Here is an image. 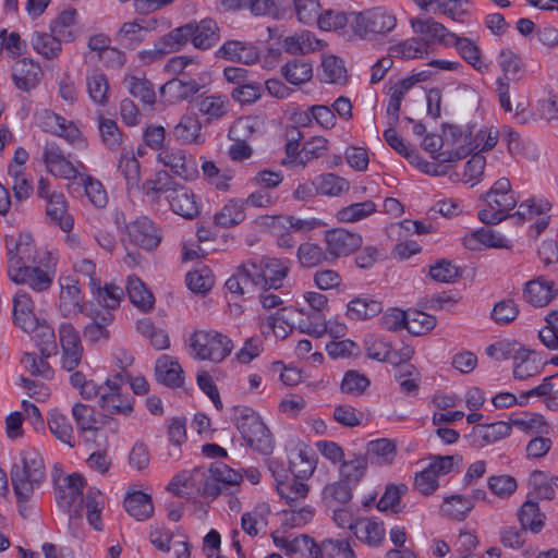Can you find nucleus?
Listing matches in <instances>:
<instances>
[{
	"label": "nucleus",
	"mask_w": 558,
	"mask_h": 558,
	"mask_svg": "<svg viewBox=\"0 0 558 558\" xmlns=\"http://www.w3.org/2000/svg\"><path fill=\"white\" fill-rule=\"evenodd\" d=\"M5 247L10 280L28 286L35 292H45L51 287L53 274L37 265V250L31 233L8 235Z\"/></svg>",
	"instance_id": "nucleus-1"
},
{
	"label": "nucleus",
	"mask_w": 558,
	"mask_h": 558,
	"mask_svg": "<svg viewBox=\"0 0 558 558\" xmlns=\"http://www.w3.org/2000/svg\"><path fill=\"white\" fill-rule=\"evenodd\" d=\"M241 481V473L225 463H219L209 469V474L202 468L183 471L169 483V488L177 495L198 493L204 496L216 497L221 493L222 486H235Z\"/></svg>",
	"instance_id": "nucleus-2"
},
{
	"label": "nucleus",
	"mask_w": 558,
	"mask_h": 558,
	"mask_svg": "<svg viewBox=\"0 0 558 558\" xmlns=\"http://www.w3.org/2000/svg\"><path fill=\"white\" fill-rule=\"evenodd\" d=\"M45 478L46 468L41 453L35 448L22 450L11 469V483L19 504L28 501Z\"/></svg>",
	"instance_id": "nucleus-3"
},
{
	"label": "nucleus",
	"mask_w": 558,
	"mask_h": 558,
	"mask_svg": "<svg viewBox=\"0 0 558 558\" xmlns=\"http://www.w3.org/2000/svg\"><path fill=\"white\" fill-rule=\"evenodd\" d=\"M186 345L191 359L215 364L222 363L234 349L232 339L216 329H195L189 336Z\"/></svg>",
	"instance_id": "nucleus-4"
},
{
	"label": "nucleus",
	"mask_w": 558,
	"mask_h": 558,
	"mask_svg": "<svg viewBox=\"0 0 558 558\" xmlns=\"http://www.w3.org/2000/svg\"><path fill=\"white\" fill-rule=\"evenodd\" d=\"M299 457L306 464V468L298 471L295 470V463L291 462L290 470L295 474V477L292 478L287 475L284 469H282L278 463L274 461L269 463V470L272 473L275 481V489L280 498L291 507L298 506L307 498L310 486L299 480V477L308 476L314 470L312 461L304 460L302 452L299 453Z\"/></svg>",
	"instance_id": "nucleus-5"
},
{
	"label": "nucleus",
	"mask_w": 558,
	"mask_h": 558,
	"mask_svg": "<svg viewBox=\"0 0 558 558\" xmlns=\"http://www.w3.org/2000/svg\"><path fill=\"white\" fill-rule=\"evenodd\" d=\"M233 421L251 448L263 454L271 453L274 448L271 435L257 412L247 407H236Z\"/></svg>",
	"instance_id": "nucleus-6"
},
{
	"label": "nucleus",
	"mask_w": 558,
	"mask_h": 558,
	"mask_svg": "<svg viewBox=\"0 0 558 558\" xmlns=\"http://www.w3.org/2000/svg\"><path fill=\"white\" fill-rule=\"evenodd\" d=\"M484 201L487 207L478 211V219L485 225H496L508 217V213L515 207L518 197L510 181L501 178L485 193Z\"/></svg>",
	"instance_id": "nucleus-7"
},
{
	"label": "nucleus",
	"mask_w": 558,
	"mask_h": 558,
	"mask_svg": "<svg viewBox=\"0 0 558 558\" xmlns=\"http://www.w3.org/2000/svg\"><path fill=\"white\" fill-rule=\"evenodd\" d=\"M325 226L319 218H301L294 215L275 216L269 225L277 245L281 248H292L295 245L293 233L305 234Z\"/></svg>",
	"instance_id": "nucleus-8"
},
{
	"label": "nucleus",
	"mask_w": 558,
	"mask_h": 558,
	"mask_svg": "<svg viewBox=\"0 0 558 558\" xmlns=\"http://www.w3.org/2000/svg\"><path fill=\"white\" fill-rule=\"evenodd\" d=\"M35 123L44 132L63 138L75 149L87 147V140L74 122L48 109H43L35 114Z\"/></svg>",
	"instance_id": "nucleus-9"
},
{
	"label": "nucleus",
	"mask_w": 558,
	"mask_h": 558,
	"mask_svg": "<svg viewBox=\"0 0 558 558\" xmlns=\"http://www.w3.org/2000/svg\"><path fill=\"white\" fill-rule=\"evenodd\" d=\"M41 161L48 173L68 181L76 180L78 175H81V172L85 170L83 162L71 161L54 141H47L44 144Z\"/></svg>",
	"instance_id": "nucleus-10"
},
{
	"label": "nucleus",
	"mask_w": 558,
	"mask_h": 558,
	"mask_svg": "<svg viewBox=\"0 0 558 558\" xmlns=\"http://www.w3.org/2000/svg\"><path fill=\"white\" fill-rule=\"evenodd\" d=\"M428 44L420 37H410L391 45L387 54L378 58L372 65V70H391L395 59L414 60L424 59L428 56Z\"/></svg>",
	"instance_id": "nucleus-11"
},
{
	"label": "nucleus",
	"mask_w": 558,
	"mask_h": 558,
	"mask_svg": "<svg viewBox=\"0 0 558 558\" xmlns=\"http://www.w3.org/2000/svg\"><path fill=\"white\" fill-rule=\"evenodd\" d=\"M461 461L459 456L434 457L427 466L416 473L414 488L422 495L433 494L439 486L438 477L450 473Z\"/></svg>",
	"instance_id": "nucleus-12"
},
{
	"label": "nucleus",
	"mask_w": 558,
	"mask_h": 558,
	"mask_svg": "<svg viewBox=\"0 0 558 558\" xmlns=\"http://www.w3.org/2000/svg\"><path fill=\"white\" fill-rule=\"evenodd\" d=\"M124 379L125 376L122 373H117L106 379L107 389L101 395V399L98 400L100 409L106 413L123 416H129L133 413L134 398L121 392Z\"/></svg>",
	"instance_id": "nucleus-13"
},
{
	"label": "nucleus",
	"mask_w": 558,
	"mask_h": 558,
	"mask_svg": "<svg viewBox=\"0 0 558 558\" xmlns=\"http://www.w3.org/2000/svg\"><path fill=\"white\" fill-rule=\"evenodd\" d=\"M471 130L469 125H442L446 150L437 154L440 161H458L471 154Z\"/></svg>",
	"instance_id": "nucleus-14"
},
{
	"label": "nucleus",
	"mask_w": 558,
	"mask_h": 558,
	"mask_svg": "<svg viewBox=\"0 0 558 558\" xmlns=\"http://www.w3.org/2000/svg\"><path fill=\"white\" fill-rule=\"evenodd\" d=\"M353 31L361 37L371 34H386L397 25L395 14L383 8H375L365 13L354 14Z\"/></svg>",
	"instance_id": "nucleus-15"
},
{
	"label": "nucleus",
	"mask_w": 558,
	"mask_h": 558,
	"mask_svg": "<svg viewBox=\"0 0 558 558\" xmlns=\"http://www.w3.org/2000/svg\"><path fill=\"white\" fill-rule=\"evenodd\" d=\"M157 161L184 181H192L198 177L196 159L183 149L166 147L158 153Z\"/></svg>",
	"instance_id": "nucleus-16"
},
{
	"label": "nucleus",
	"mask_w": 558,
	"mask_h": 558,
	"mask_svg": "<svg viewBox=\"0 0 558 558\" xmlns=\"http://www.w3.org/2000/svg\"><path fill=\"white\" fill-rule=\"evenodd\" d=\"M362 243L361 234L344 228H335L324 234V244L331 260L351 255L361 247Z\"/></svg>",
	"instance_id": "nucleus-17"
},
{
	"label": "nucleus",
	"mask_w": 558,
	"mask_h": 558,
	"mask_svg": "<svg viewBox=\"0 0 558 558\" xmlns=\"http://www.w3.org/2000/svg\"><path fill=\"white\" fill-rule=\"evenodd\" d=\"M125 230L130 243L145 251L157 248L162 239L161 230L146 216L128 223Z\"/></svg>",
	"instance_id": "nucleus-18"
},
{
	"label": "nucleus",
	"mask_w": 558,
	"mask_h": 558,
	"mask_svg": "<svg viewBox=\"0 0 558 558\" xmlns=\"http://www.w3.org/2000/svg\"><path fill=\"white\" fill-rule=\"evenodd\" d=\"M429 80L428 72H416L407 78L393 82L389 81V100L386 109L387 117L391 120L390 124H396L399 120L401 102L405 94L417 83Z\"/></svg>",
	"instance_id": "nucleus-19"
},
{
	"label": "nucleus",
	"mask_w": 558,
	"mask_h": 558,
	"mask_svg": "<svg viewBox=\"0 0 558 558\" xmlns=\"http://www.w3.org/2000/svg\"><path fill=\"white\" fill-rule=\"evenodd\" d=\"M252 263L255 264L257 274L262 277L260 288H281L291 268V260L288 258L263 257Z\"/></svg>",
	"instance_id": "nucleus-20"
},
{
	"label": "nucleus",
	"mask_w": 558,
	"mask_h": 558,
	"mask_svg": "<svg viewBox=\"0 0 558 558\" xmlns=\"http://www.w3.org/2000/svg\"><path fill=\"white\" fill-rule=\"evenodd\" d=\"M84 478L73 473L58 480L56 485V500L63 511H70L73 507H80L82 498V489L84 487Z\"/></svg>",
	"instance_id": "nucleus-21"
},
{
	"label": "nucleus",
	"mask_w": 558,
	"mask_h": 558,
	"mask_svg": "<svg viewBox=\"0 0 558 558\" xmlns=\"http://www.w3.org/2000/svg\"><path fill=\"white\" fill-rule=\"evenodd\" d=\"M59 339L62 348L61 365L71 372L78 366L83 355L80 336L71 324H61Z\"/></svg>",
	"instance_id": "nucleus-22"
},
{
	"label": "nucleus",
	"mask_w": 558,
	"mask_h": 558,
	"mask_svg": "<svg viewBox=\"0 0 558 558\" xmlns=\"http://www.w3.org/2000/svg\"><path fill=\"white\" fill-rule=\"evenodd\" d=\"M410 25L414 34L421 36V39L427 43L428 47L434 43L450 46L452 40L456 38L454 33L430 17H412L410 20Z\"/></svg>",
	"instance_id": "nucleus-23"
},
{
	"label": "nucleus",
	"mask_w": 558,
	"mask_h": 558,
	"mask_svg": "<svg viewBox=\"0 0 558 558\" xmlns=\"http://www.w3.org/2000/svg\"><path fill=\"white\" fill-rule=\"evenodd\" d=\"M511 433V424L498 421L490 424H476L465 435L469 444L476 448H483L508 437Z\"/></svg>",
	"instance_id": "nucleus-24"
},
{
	"label": "nucleus",
	"mask_w": 558,
	"mask_h": 558,
	"mask_svg": "<svg viewBox=\"0 0 558 558\" xmlns=\"http://www.w3.org/2000/svg\"><path fill=\"white\" fill-rule=\"evenodd\" d=\"M206 86V82L196 81L190 77L185 72H180V76L169 80L161 87V94L170 102L186 100L202 88Z\"/></svg>",
	"instance_id": "nucleus-25"
},
{
	"label": "nucleus",
	"mask_w": 558,
	"mask_h": 558,
	"mask_svg": "<svg viewBox=\"0 0 558 558\" xmlns=\"http://www.w3.org/2000/svg\"><path fill=\"white\" fill-rule=\"evenodd\" d=\"M252 260L244 263L238 271L226 281V289L233 295L241 296L252 291L253 288H260L262 277Z\"/></svg>",
	"instance_id": "nucleus-26"
},
{
	"label": "nucleus",
	"mask_w": 558,
	"mask_h": 558,
	"mask_svg": "<svg viewBox=\"0 0 558 558\" xmlns=\"http://www.w3.org/2000/svg\"><path fill=\"white\" fill-rule=\"evenodd\" d=\"M167 201L172 211L185 219H193L201 213L198 196L181 184L168 196Z\"/></svg>",
	"instance_id": "nucleus-27"
},
{
	"label": "nucleus",
	"mask_w": 558,
	"mask_h": 558,
	"mask_svg": "<svg viewBox=\"0 0 558 558\" xmlns=\"http://www.w3.org/2000/svg\"><path fill=\"white\" fill-rule=\"evenodd\" d=\"M216 54L219 58L244 65H253L259 60L258 49L252 43L240 40L226 41Z\"/></svg>",
	"instance_id": "nucleus-28"
},
{
	"label": "nucleus",
	"mask_w": 558,
	"mask_h": 558,
	"mask_svg": "<svg viewBox=\"0 0 558 558\" xmlns=\"http://www.w3.org/2000/svg\"><path fill=\"white\" fill-rule=\"evenodd\" d=\"M12 315L14 324L22 330H32L36 326L35 306L31 295L24 290H17L12 299Z\"/></svg>",
	"instance_id": "nucleus-29"
},
{
	"label": "nucleus",
	"mask_w": 558,
	"mask_h": 558,
	"mask_svg": "<svg viewBox=\"0 0 558 558\" xmlns=\"http://www.w3.org/2000/svg\"><path fill=\"white\" fill-rule=\"evenodd\" d=\"M513 377L518 380H526L542 373L543 364L537 354L524 348L518 349L512 355Z\"/></svg>",
	"instance_id": "nucleus-30"
},
{
	"label": "nucleus",
	"mask_w": 558,
	"mask_h": 558,
	"mask_svg": "<svg viewBox=\"0 0 558 558\" xmlns=\"http://www.w3.org/2000/svg\"><path fill=\"white\" fill-rule=\"evenodd\" d=\"M173 135L181 144L202 145L206 135L202 132V123L194 113L184 114L173 129Z\"/></svg>",
	"instance_id": "nucleus-31"
},
{
	"label": "nucleus",
	"mask_w": 558,
	"mask_h": 558,
	"mask_svg": "<svg viewBox=\"0 0 558 558\" xmlns=\"http://www.w3.org/2000/svg\"><path fill=\"white\" fill-rule=\"evenodd\" d=\"M555 294L554 282L544 277L530 280L525 283L523 289L524 300L535 307L547 305L554 299Z\"/></svg>",
	"instance_id": "nucleus-32"
},
{
	"label": "nucleus",
	"mask_w": 558,
	"mask_h": 558,
	"mask_svg": "<svg viewBox=\"0 0 558 558\" xmlns=\"http://www.w3.org/2000/svg\"><path fill=\"white\" fill-rule=\"evenodd\" d=\"M463 245L472 251L484 247H506L508 240L489 228H480L463 236Z\"/></svg>",
	"instance_id": "nucleus-33"
},
{
	"label": "nucleus",
	"mask_w": 558,
	"mask_h": 558,
	"mask_svg": "<svg viewBox=\"0 0 558 558\" xmlns=\"http://www.w3.org/2000/svg\"><path fill=\"white\" fill-rule=\"evenodd\" d=\"M157 380L168 387H180L183 384V369L174 357L161 355L156 361L155 366Z\"/></svg>",
	"instance_id": "nucleus-34"
},
{
	"label": "nucleus",
	"mask_w": 558,
	"mask_h": 558,
	"mask_svg": "<svg viewBox=\"0 0 558 558\" xmlns=\"http://www.w3.org/2000/svg\"><path fill=\"white\" fill-rule=\"evenodd\" d=\"M60 307L66 314H75L82 311L83 296L78 281L72 277H61L60 280Z\"/></svg>",
	"instance_id": "nucleus-35"
},
{
	"label": "nucleus",
	"mask_w": 558,
	"mask_h": 558,
	"mask_svg": "<svg viewBox=\"0 0 558 558\" xmlns=\"http://www.w3.org/2000/svg\"><path fill=\"white\" fill-rule=\"evenodd\" d=\"M156 21L135 20L123 23L116 35V40L123 46L134 47L144 39L145 33L155 28Z\"/></svg>",
	"instance_id": "nucleus-36"
},
{
	"label": "nucleus",
	"mask_w": 558,
	"mask_h": 558,
	"mask_svg": "<svg viewBox=\"0 0 558 558\" xmlns=\"http://www.w3.org/2000/svg\"><path fill=\"white\" fill-rule=\"evenodd\" d=\"M76 23L77 14L75 10L63 11L50 23L49 31L61 43H71L78 36Z\"/></svg>",
	"instance_id": "nucleus-37"
},
{
	"label": "nucleus",
	"mask_w": 558,
	"mask_h": 558,
	"mask_svg": "<svg viewBox=\"0 0 558 558\" xmlns=\"http://www.w3.org/2000/svg\"><path fill=\"white\" fill-rule=\"evenodd\" d=\"M46 202V214L48 218L53 223L59 226L61 230H63L64 232L71 231L74 221L72 216L68 211V201L64 194L59 193L57 195H52Z\"/></svg>",
	"instance_id": "nucleus-38"
},
{
	"label": "nucleus",
	"mask_w": 558,
	"mask_h": 558,
	"mask_svg": "<svg viewBox=\"0 0 558 558\" xmlns=\"http://www.w3.org/2000/svg\"><path fill=\"white\" fill-rule=\"evenodd\" d=\"M517 515L523 531L538 534L545 526L546 515L541 511L536 501H524Z\"/></svg>",
	"instance_id": "nucleus-39"
},
{
	"label": "nucleus",
	"mask_w": 558,
	"mask_h": 558,
	"mask_svg": "<svg viewBox=\"0 0 558 558\" xmlns=\"http://www.w3.org/2000/svg\"><path fill=\"white\" fill-rule=\"evenodd\" d=\"M509 424H511V428L514 427L529 435H542L550 432V425L545 417L538 413L523 412L518 415H512L509 418Z\"/></svg>",
	"instance_id": "nucleus-40"
},
{
	"label": "nucleus",
	"mask_w": 558,
	"mask_h": 558,
	"mask_svg": "<svg viewBox=\"0 0 558 558\" xmlns=\"http://www.w3.org/2000/svg\"><path fill=\"white\" fill-rule=\"evenodd\" d=\"M354 534L363 543L377 547L384 542L386 530L383 522L365 518L356 521Z\"/></svg>",
	"instance_id": "nucleus-41"
},
{
	"label": "nucleus",
	"mask_w": 558,
	"mask_h": 558,
	"mask_svg": "<svg viewBox=\"0 0 558 558\" xmlns=\"http://www.w3.org/2000/svg\"><path fill=\"white\" fill-rule=\"evenodd\" d=\"M229 106V99L220 95L206 96L197 101L198 112L205 117L208 123L218 121L227 116Z\"/></svg>",
	"instance_id": "nucleus-42"
},
{
	"label": "nucleus",
	"mask_w": 558,
	"mask_h": 558,
	"mask_svg": "<svg viewBox=\"0 0 558 558\" xmlns=\"http://www.w3.org/2000/svg\"><path fill=\"white\" fill-rule=\"evenodd\" d=\"M178 185L179 183L167 171L160 170L143 183V191L151 199H158L161 195L168 199Z\"/></svg>",
	"instance_id": "nucleus-43"
},
{
	"label": "nucleus",
	"mask_w": 558,
	"mask_h": 558,
	"mask_svg": "<svg viewBox=\"0 0 558 558\" xmlns=\"http://www.w3.org/2000/svg\"><path fill=\"white\" fill-rule=\"evenodd\" d=\"M48 427L52 435L63 444L74 447V429L68 416L61 411L53 409L48 414Z\"/></svg>",
	"instance_id": "nucleus-44"
},
{
	"label": "nucleus",
	"mask_w": 558,
	"mask_h": 558,
	"mask_svg": "<svg viewBox=\"0 0 558 558\" xmlns=\"http://www.w3.org/2000/svg\"><path fill=\"white\" fill-rule=\"evenodd\" d=\"M298 312L301 315L296 323L300 332L315 338L326 333V314L305 308H299Z\"/></svg>",
	"instance_id": "nucleus-45"
},
{
	"label": "nucleus",
	"mask_w": 558,
	"mask_h": 558,
	"mask_svg": "<svg viewBox=\"0 0 558 558\" xmlns=\"http://www.w3.org/2000/svg\"><path fill=\"white\" fill-rule=\"evenodd\" d=\"M219 40V28L211 19H204L193 23L192 44L197 49H208Z\"/></svg>",
	"instance_id": "nucleus-46"
},
{
	"label": "nucleus",
	"mask_w": 558,
	"mask_h": 558,
	"mask_svg": "<svg viewBox=\"0 0 558 558\" xmlns=\"http://www.w3.org/2000/svg\"><path fill=\"white\" fill-rule=\"evenodd\" d=\"M323 46V41L310 31L288 36L283 40V47L287 52L292 54H304L315 51Z\"/></svg>",
	"instance_id": "nucleus-47"
},
{
	"label": "nucleus",
	"mask_w": 558,
	"mask_h": 558,
	"mask_svg": "<svg viewBox=\"0 0 558 558\" xmlns=\"http://www.w3.org/2000/svg\"><path fill=\"white\" fill-rule=\"evenodd\" d=\"M126 512L138 521L149 519L154 513V506L149 495L143 492H132L124 498Z\"/></svg>",
	"instance_id": "nucleus-48"
},
{
	"label": "nucleus",
	"mask_w": 558,
	"mask_h": 558,
	"mask_svg": "<svg viewBox=\"0 0 558 558\" xmlns=\"http://www.w3.org/2000/svg\"><path fill=\"white\" fill-rule=\"evenodd\" d=\"M126 293L130 301L141 311H149L154 306L155 298L145 283L136 276L126 279Z\"/></svg>",
	"instance_id": "nucleus-49"
},
{
	"label": "nucleus",
	"mask_w": 558,
	"mask_h": 558,
	"mask_svg": "<svg viewBox=\"0 0 558 558\" xmlns=\"http://www.w3.org/2000/svg\"><path fill=\"white\" fill-rule=\"evenodd\" d=\"M31 44L33 49L47 60L59 58L62 51V43L51 33L35 32Z\"/></svg>",
	"instance_id": "nucleus-50"
},
{
	"label": "nucleus",
	"mask_w": 558,
	"mask_h": 558,
	"mask_svg": "<svg viewBox=\"0 0 558 558\" xmlns=\"http://www.w3.org/2000/svg\"><path fill=\"white\" fill-rule=\"evenodd\" d=\"M269 513L270 509L267 504L257 505L253 510L243 513L242 530L251 537L257 536L260 530L266 527Z\"/></svg>",
	"instance_id": "nucleus-51"
},
{
	"label": "nucleus",
	"mask_w": 558,
	"mask_h": 558,
	"mask_svg": "<svg viewBox=\"0 0 558 558\" xmlns=\"http://www.w3.org/2000/svg\"><path fill=\"white\" fill-rule=\"evenodd\" d=\"M136 331L156 350H166L170 347L168 332L157 327L149 318H142L136 322Z\"/></svg>",
	"instance_id": "nucleus-52"
},
{
	"label": "nucleus",
	"mask_w": 558,
	"mask_h": 558,
	"mask_svg": "<svg viewBox=\"0 0 558 558\" xmlns=\"http://www.w3.org/2000/svg\"><path fill=\"white\" fill-rule=\"evenodd\" d=\"M245 219V203L242 199H229L215 215L217 226L230 228Z\"/></svg>",
	"instance_id": "nucleus-53"
},
{
	"label": "nucleus",
	"mask_w": 558,
	"mask_h": 558,
	"mask_svg": "<svg viewBox=\"0 0 558 558\" xmlns=\"http://www.w3.org/2000/svg\"><path fill=\"white\" fill-rule=\"evenodd\" d=\"M90 292L96 302L109 312L119 307L124 296V291L121 287L114 283L101 286L100 280L97 282V287L90 288Z\"/></svg>",
	"instance_id": "nucleus-54"
},
{
	"label": "nucleus",
	"mask_w": 558,
	"mask_h": 558,
	"mask_svg": "<svg viewBox=\"0 0 558 558\" xmlns=\"http://www.w3.org/2000/svg\"><path fill=\"white\" fill-rule=\"evenodd\" d=\"M367 454L371 463L389 465L397 456V447L393 441L387 438L372 440L367 445Z\"/></svg>",
	"instance_id": "nucleus-55"
},
{
	"label": "nucleus",
	"mask_w": 558,
	"mask_h": 558,
	"mask_svg": "<svg viewBox=\"0 0 558 558\" xmlns=\"http://www.w3.org/2000/svg\"><path fill=\"white\" fill-rule=\"evenodd\" d=\"M381 311V302L368 298H356L350 301L347 306L348 317L354 320L373 318Z\"/></svg>",
	"instance_id": "nucleus-56"
},
{
	"label": "nucleus",
	"mask_w": 558,
	"mask_h": 558,
	"mask_svg": "<svg viewBox=\"0 0 558 558\" xmlns=\"http://www.w3.org/2000/svg\"><path fill=\"white\" fill-rule=\"evenodd\" d=\"M118 171L123 175L128 190L138 189L141 165L132 150L121 154L118 162Z\"/></svg>",
	"instance_id": "nucleus-57"
},
{
	"label": "nucleus",
	"mask_w": 558,
	"mask_h": 558,
	"mask_svg": "<svg viewBox=\"0 0 558 558\" xmlns=\"http://www.w3.org/2000/svg\"><path fill=\"white\" fill-rule=\"evenodd\" d=\"M316 192L328 197H337L350 189L349 182L336 173H324L315 177Z\"/></svg>",
	"instance_id": "nucleus-58"
},
{
	"label": "nucleus",
	"mask_w": 558,
	"mask_h": 558,
	"mask_svg": "<svg viewBox=\"0 0 558 558\" xmlns=\"http://www.w3.org/2000/svg\"><path fill=\"white\" fill-rule=\"evenodd\" d=\"M296 258L304 268H314L329 260L326 247L313 242L301 243L296 250Z\"/></svg>",
	"instance_id": "nucleus-59"
},
{
	"label": "nucleus",
	"mask_w": 558,
	"mask_h": 558,
	"mask_svg": "<svg viewBox=\"0 0 558 558\" xmlns=\"http://www.w3.org/2000/svg\"><path fill=\"white\" fill-rule=\"evenodd\" d=\"M71 414L78 433H95L98 429L96 411L92 405L75 402L72 405Z\"/></svg>",
	"instance_id": "nucleus-60"
},
{
	"label": "nucleus",
	"mask_w": 558,
	"mask_h": 558,
	"mask_svg": "<svg viewBox=\"0 0 558 558\" xmlns=\"http://www.w3.org/2000/svg\"><path fill=\"white\" fill-rule=\"evenodd\" d=\"M38 341L40 352L46 357L57 353L56 335L53 328L46 322L36 318V326L32 330H24Z\"/></svg>",
	"instance_id": "nucleus-61"
},
{
	"label": "nucleus",
	"mask_w": 558,
	"mask_h": 558,
	"mask_svg": "<svg viewBox=\"0 0 558 558\" xmlns=\"http://www.w3.org/2000/svg\"><path fill=\"white\" fill-rule=\"evenodd\" d=\"M140 73L141 75H126L124 84L131 95L140 98L144 104L153 105L156 100L154 86L145 78L144 72Z\"/></svg>",
	"instance_id": "nucleus-62"
},
{
	"label": "nucleus",
	"mask_w": 558,
	"mask_h": 558,
	"mask_svg": "<svg viewBox=\"0 0 558 558\" xmlns=\"http://www.w3.org/2000/svg\"><path fill=\"white\" fill-rule=\"evenodd\" d=\"M522 81V76L518 72H504L496 80V93L499 97L501 108L510 112L512 105L510 101V92L515 90Z\"/></svg>",
	"instance_id": "nucleus-63"
},
{
	"label": "nucleus",
	"mask_w": 558,
	"mask_h": 558,
	"mask_svg": "<svg viewBox=\"0 0 558 558\" xmlns=\"http://www.w3.org/2000/svg\"><path fill=\"white\" fill-rule=\"evenodd\" d=\"M317 558H354L350 544L344 539L326 538L316 543Z\"/></svg>",
	"instance_id": "nucleus-64"
}]
</instances>
